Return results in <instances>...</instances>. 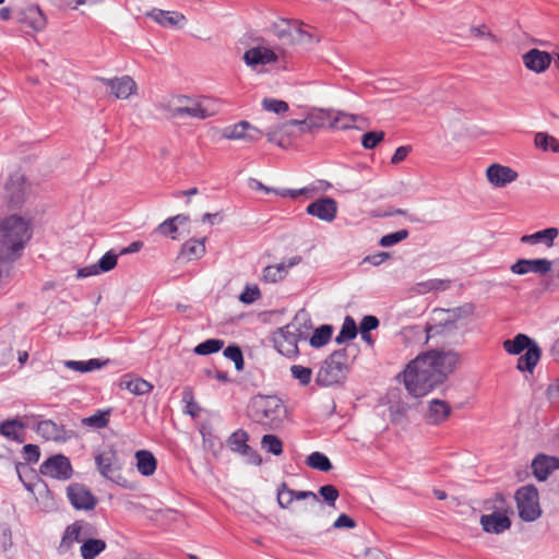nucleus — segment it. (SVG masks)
Wrapping results in <instances>:
<instances>
[{
  "instance_id": "nucleus-5",
  "label": "nucleus",
  "mask_w": 559,
  "mask_h": 559,
  "mask_svg": "<svg viewBox=\"0 0 559 559\" xmlns=\"http://www.w3.org/2000/svg\"><path fill=\"white\" fill-rule=\"evenodd\" d=\"M514 499L519 516L525 522H533L542 514L538 490L534 485H525L515 491Z\"/></svg>"
},
{
  "instance_id": "nucleus-42",
  "label": "nucleus",
  "mask_w": 559,
  "mask_h": 559,
  "mask_svg": "<svg viewBox=\"0 0 559 559\" xmlns=\"http://www.w3.org/2000/svg\"><path fill=\"white\" fill-rule=\"evenodd\" d=\"M357 115L346 114L343 111L333 112V119L330 122V128L347 130L354 128V123L358 120Z\"/></svg>"
},
{
  "instance_id": "nucleus-18",
  "label": "nucleus",
  "mask_w": 559,
  "mask_h": 559,
  "mask_svg": "<svg viewBox=\"0 0 559 559\" xmlns=\"http://www.w3.org/2000/svg\"><path fill=\"white\" fill-rule=\"evenodd\" d=\"M534 477L545 481L552 472L559 469V456L538 453L531 464Z\"/></svg>"
},
{
  "instance_id": "nucleus-7",
  "label": "nucleus",
  "mask_w": 559,
  "mask_h": 559,
  "mask_svg": "<svg viewBox=\"0 0 559 559\" xmlns=\"http://www.w3.org/2000/svg\"><path fill=\"white\" fill-rule=\"evenodd\" d=\"M28 188L27 179L23 173L15 171L11 174L3 188V199L8 206L20 207L26 200Z\"/></svg>"
},
{
  "instance_id": "nucleus-8",
  "label": "nucleus",
  "mask_w": 559,
  "mask_h": 559,
  "mask_svg": "<svg viewBox=\"0 0 559 559\" xmlns=\"http://www.w3.org/2000/svg\"><path fill=\"white\" fill-rule=\"evenodd\" d=\"M306 336L302 335L300 329L296 328L295 323L288 324L284 328H281L274 334V345L277 348L278 353L286 357L297 356L299 353L298 349V338Z\"/></svg>"
},
{
  "instance_id": "nucleus-34",
  "label": "nucleus",
  "mask_w": 559,
  "mask_h": 559,
  "mask_svg": "<svg viewBox=\"0 0 559 559\" xmlns=\"http://www.w3.org/2000/svg\"><path fill=\"white\" fill-rule=\"evenodd\" d=\"M204 253V239H189L182 245L179 258L186 259L187 261L198 260L202 258Z\"/></svg>"
},
{
  "instance_id": "nucleus-37",
  "label": "nucleus",
  "mask_w": 559,
  "mask_h": 559,
  "mask_svg": "<svg viewBox=\"0 0 559 559\" xmlns=\"http://www.w3.org/2000/svg\"><path fill=\"white\" fill-rule=\"evenodd\" d=\"M36 432L46 440H59L63 429L51 419L41 420L35 428Z\"/></svg>"
},
{
  "instance_id": "nucleus-40",
  "label": "nucleus",
  "mask_w": 559,
  "mask_h": 559,
  "mask_svg": "<svg viewBox=\"0 0 559 559\" xmlns=\"http://www.w3.org/2000/svg\"><path fill=\"white\" fill-rule=\"evenodd\" d=\"M332 334L333 326L330 324H322L314 330L312 336L309 340V343L312 347L320 348L330 342Z\"/></svg>"
},
{
  "instance_id": "nucleus-46",
  "label": "nucleus",
  "mask_w": 559,
  "mask_h": 559,
  "mask_svg": "<svg viewBox=\"0 0 559 559\" xmlns=\"http://www.w3.org/2000/svg\"><path fill=\"white\" fill-rule=\"evenodd\" d=\"M535 145L542 151H551L555 153H559V142L556 138L549 135L546 132H538L535 135Z\"/></svg>"
},
{
  "instance_id": "nucleus-6",
  "label": "nucleus",
  "mask_w": 559,
  "mask_h": 559,
  "mask_svg": "<svg viewBox=\"0 0 559 559\" xmlns=\"http://www.w3.org/2000/svg\"><path fill=\"white\" fill-rule=\"evenodd\" d=\"M94 460L97 471L104 478L120 484V480L123 479L121 476L123 463L114 445H108L97 452Z\"/></svg>"
},
{
  "instance_id": "nucleus-27",
  "label": "nucleus",
  "mask_w": 559,
  "mask_h": 559,
  "mask_svg": "<svg viewBox=\"0 0 559 559\" xmlns=\"http://www.w3.org/2000/svg\"><path fill=\"white\" fill-rule=\"evenodd\" d=\"M542 357V348L538 344H535L528 347L527 350L523 352L516 364V369L521 372H530L533 373L535 367L539 362Z\"/></svg>"
},
{
  "instance_id": "nucleus-57",
  "label": "nucleus",
  "mask_w": 559,
  "mask_h": 559,
  "mask_svg": "<svg viewBox=\"0 0 559 559\" xmlns=\"http://www.w3.org/2000/svg\"><path fill=\"white\" fill-rule=\"evenodd\" d=\"M23 456L27 463H37L40 457L39 447L36 444H25L23 447Z\"/></svg>"
},
{
  "instance_id": "nucleus-52",
  "label": "nucleus",
  "mask_w": 559,
  "mask_h": 559,
  "mask_svg": "<svg viewBox=\"0 0 559 559\" xmlns=\"http://www.w3.org/2000/svg\"><path fill=\"white\" fill-rule=\"evenodd\" d=\"M384 139L383 131H369L362 134L361 145L366 150L374 148Z\"/></svg>"
},
{
  "instance_id": "nucleus-9",
  "label": "nucleus",
  "mask_w": 559,
  "mask_h": 559,
  "mask_svg": "<svg viewBox=\"0 0 559 559\" xmlns=\"http://www.w3.org/2000/svg\"><path fill=\"white\" fill-rule=\"evenodd\" d=\"M211 112L204 107L203 102L186 95L177 98V105L169 108L170 118L190 117L194 119H206Z\"/></svg>"
},
{
  "instance_id": "nucleus-58",
  "label": "nucleus",
  "mask_w": 559,
  "mask_h": 559,
  "mask_svg": "<svg viewBox=\"0 0 559 559\" xmlns=\"http://www.w3.org/2000/svg\"><path fill=\"white\" fill-rule=\"evenodd\" d=\"M314 189L312 188H301V189H278V191H275V194L282 197V198H292L297 199L300 195L307 194L309 192H312Z\"/></svg>"
},
{
  "instance_id": "nucleus-61",
  "label": "nucleus",
  "mask_w": 559,
  "mask_h": 559,
  "mask_svg": "<svg viewBox=\"0 0 559 559\" xmlns=\"http://www.w3.org/2000/svg\"><path fill=\"white\" fill-rule=\"evenodd\" d=\"M379 319L374 316H365L359 324V331L370 332L379 326Z\"/></svg>"
},
{
  "instance_id": "nucleus-38",
  "label": "nucleus",
  "mask_w": 559,
  "mask_h": 559,
  "mask_svg": "<svg viewBox=\"0 0 559 559\" xmlns=\"http://www.w3.org/2000/svg\"><path fill=\"white\" fill-rule=\"evenodd\" d=\"M107 362L108 360L102 361L97 358H92L88 360H67L64 365L71 370L84 373L100 369Z\"/></svg>"
},
{
  "instance_id": "nucleus-54",
  "label": "nucleus",
  "mask_w": 559,
  "mask_h": 559,
  "mask_svg": "<svg viewBox=\"0 0 559 559\" xmlns=\"http://www.w3.org/2000/svg\"><path fill=\"white\" fill-rule=\"evenodd\" d=\"M262 106L265 110L272 111L275 114H283L288 110V104L284 100L274 99V98H264L262 100Z\"/></svg>"
},
{
  "instance_id": "nucleus-55",
  "label": "nucleus",
  "mask_w": 559,
  "mask_h": 559,
  "mask_svg": "<svg viewBox=\"0 0 559 559\" xmlns=\"http://www.w3.org/2000/svg\"><path fill=\"white\" fill-rule=\"evenodd\" d=\"M261 297V292L257 285H247L239 296V300L246 305H251Z\"/></svg>"
},
{
  "instance_id": "nucleus-23",
  "label": "nucleus",
  "mask_w": 559,
  "mask_h": 559,
  "mask_svg": "<svg viewBox=\"0 0 559 559\" xmlns=\"http://www.w3.org/2000/svg\"><path fill=\"white\" fill-rule=\"evenodd\" d=\"M487 179L496 187H504L516 180L518 173L508 166L492 164L487 168Z\"/></svg>"
},
{
  "instance_id": "nucleus-3",
  "label": "nucleus",
  "mask_w": 559,
  "mask_h": 559,
  "mask_svg": "<svg viewBox=\"0 0 559 559\" xmlns=\"http://www.w3.org/2000/svg\"><path fill=\"white\" fill-rule=\"evenodd\" d=\"M248 416L266 429L276 430L282 426L286 413L282 401L276 396H253L247 407Z\"/></svg>"
},
{
  "instance_id": "nucleus-44",
  "label": "nucleus",
  "mask_w": 559,
  "mask_h": 559,
  "mask_svg": "<svg viewBox=\"0 0 559 559\" xmlns=\"http://www.w3.org/2000/svg\"><path fill=\"white\" fill-rule=\"evenodd\" d=\"M306 463L309 467L321 472H329L333 468L330 459L321 452H312L307 456Z\"/></svg>"
},
{
  "instance_id": "nucleus-12",
  "label": "nucleus",
  "mask_w": 559,
  "mask_h": 559,
  "mask_svg": "<svg viewBox=\"0 0 559 559\" xmlns=\"http://www.w3.org/2000/svg\"><path fill=\"white\" fill-rule=\"evenodd\" d=\"M345 364L328 357L319 369L316 382L320 386H331L342 382L346 377Z\"/></svg>"
},
{
  "instance_id": "nucleus-39",
  "label": "nucleus",
  "mask_w": 559,
  "mask_h": 559,
  "mask_svg": "<svg viewBox=\"0 0 559 559\" xmlns=\"http://www.w3.org/2000/svg\"><path fill=\"white\" fill-rule=\"evenodd\" d=\"M110 413V409H98L92 416L82 418L81 424L82 426L91 427L94 429L105 428L109 424Z\"/></svg>"
},
{
  "instance_id": "nucleus-1",
  "label": "nucleus",
  "mask_w": 559,
  "mask_h": 559,
  "mask_svg": "<svg viewBox=\"0 0 559 559\" xmlns=\"http://www.w3.org/2000/svg\"><path fill=\"white\" fill-rule=\"evenodd\" d=\"M459 361L460 355L454 350H428L412 360L399 378H403L411 395L420 397L442 384Z\"/></svg>"
},
{
  "instance_id": "nucleus-62",
  "label": "nucleus",
  "mask_w": 559,
  "mask_h": 559,
  "mask_svg": "<svg viewBox=\"0 0 559 559\" xmlns=\"http://www.w3.org/2000/svg\"><path fill=\"white\" fill-rule=\"evenodd\" d=\"M409 152H411V147L409 146H399L395 150V152H394V154H393V156L391 158V163L393 165L400 164L401 162H403L407 157Z\"/></svg>"
},
{
  "instance_id": "nucleus-43",
  "label": "nucleus",
  "mask_w": 559,
  "mask_h": 559,
  "mask_svg": "<svg viewBox=\"0 0 559 559\" xmlns=\"http://www.w3.org/2000/svg\"><path fill=\"white\" fill-rule=\"evenodd\" d=\"M357 325L350 316H346L338 335L335 337L337 344L354 340L357 336Z\"/></svg>"
},
{
  "instance_id": "nucleus-15",
  "label": "nucleus",
  "mask_w": 559,
  "mask_h": 559,
  "mask_svg": "<svg viewBox=\"0 0 559 559\" xmlns=\"http://www.w3.org/2000/svg\"><path fill=\"white\" fill-rule=\"evenodd\" d=\"M307 214L316 216L324 222H333L337 214V203L334 199L329 197L320 198L311 202L307 209Z\"/></svg>"
},
{
  "instance_id": "nucleus-10",
  "label": "nucleus",
  "mask_w": 559,
  "mask_h": 559,
  "mask_svg": "<svg viewBox=\"0 0 559 559\" xmlns=\"http://www.w3.org/2000/svg\"><path fill=\"white\" fill-rule=\"evenodd\" d=\"M249 433L243 429L234 431L226 441L230 451L245 457L246 462L252 465H261V455L248 444Z\"/></svg>"
},
{
  "instance_id": "nucleus-53",
  "label": "nucleus",
  "mask_w": 559,
  "mask_h": 559,
  "mask_svg": "<svg viewBox=\"0 0 559 559\" xmlns=\"http://www.w3.org/2000/svg\"><path fill=\"white\" fill-rule=\"evenodd\" d=\"M319 495L330 507H335V502L340 496L337 488L333 485H324L319 488Z\"/></svg>"
},
{
  "instance_id": "nucleus-4",
  "label": "nucleus",
  "mask_w": 559,
  "mask_h": 559,
  "mask_svg": "<svg viewBox=\"0 0 559 559\" xmlns=\"http://www.w3.org/2000/svg\"><path fill=\"white\" fill-rule=\"evenodd\" d=\"M485 509L492 511L490 514H483L480 518V524L485 532L501 534L510 528L511 520L507 514L509 506L502 493H496L491 500H487Z\"/></svg>"
},
{
  "instance_id": "nucleus-26",
  "label": "nucleus",
  "mask_w": 559,
  "mask_h": 559,
  "mask_svg": "<svg viewBox=\"0 0 559 559\" xmlns=\"http://www.w3.org/2000/svg\"><path fill=\"white\" fill-rule=\"evenodd\" d=\"M84 530V535H90L92 526L83 521H75L66 528L59 546L60 551H67L74 542H81V534Z\"/></svg>"
},
{
  "instance_id": "nucleus-17",
  "label": "nucleus",
  "mask_w": 559,
  "mask_h": 559,
  "mask_svg": "<svg viewBox=\"0 0 559 559\" xmlns=\"http://www.w3.org/2000/svg\"><path fill=\"white\" fill-rule=\"evenodd\" d=\"M106 86L110 87L111 94L118 99H127L136 91V83L129 75L121 78L106 79L96 78Z\"/></svg>"
},
{
  "instance_id": "nucleus-47",
  "label": "nucleus",
  "mask_w": 559,
  "mask_h": 559,
  "mask_svg": "<svg viewBox=\"0 0 559 559\" xmlns=\"http://www.w3.org/2000/svg\"><path fill=\"white\" fill-rule=\"evenodd\" d=\"M224 347V341L219 338H209L198 344L193 352L197 355L205 356L219 352Z\"/></svg>"
},
{
  "instance_id": "nucleus-14",
  "label": "nucleus",
  "mask_w": 559,
  "mask_h": 559,
  "mask_svg": "<svg viewBox=\"0 0 559 559\" xmlns=\"http://www.w3.org/2000/svg\"><path fill=\"white\" fill-rule=\"evenodd\" d=\"M67 497L72 507L76 510L90 511L97 504L96 497L83 484H70L67 488Z\"/></svg>"
},
{
  "instance_id": "nucleus-20",
  "label": "nucleus",
  "mask_w": 559,
  "mask_h": 559,
  "mask_svg": "<svg viewBox=\"0 0 559 559\" xmlns=\"http://www.w3.org/2000/svg\"><path fill=\"white\" fill-rule=\"evenodd\" d=\"M552 262L548 259H520L510 267L511 272L524 275L530 272L544 275L551 270Z\"/></svg>"
},
{
  "instance_id": "nucleus-64",
  "label": "nucleus",
  "mask_w": 559,
  "mask_h": 559,
  "mask_svg": "<svg viewBox=\"0 0 559 559\" xmlns=\"http://www.w3.org/2000/svg\"><path fill=\"white\" fill-rule=\"evenodd\" d=\"M361 559H390L378 548H368Z\"/></svg>"
},
{
  "instance_id": "nucleus-21",
  "label": "nucleus",
  "mask_w": 559,
  "mask_h": 559,
  "mask_svg": "<svg viewBox=\"0 0 559 559\" xmlns=\"http://www.w3.org/2000/svg\"><path fill=\"white\" fill-rule=\"evenodd\" d=\"M524 66L536 73L545 72L551 64L552 57L547 51L533 48L526 51L523 56Z\"/></svg>"
},
{
  "instance_id": "nucleus-24",
  "label": "nucleus",
  "mask_w": 559,
  "mask_h": 559,
  "mask_svg": "<svg viewBox=\"0 0 559 559\" xmlns=\"http://www.w3.org/2000/svg\"><path fill=\"white\" fill-rule=\"evenodd\" d=\"M243 61L247 66L255 68L277 61V55L265 47H253L243 53Z\"/></svg>"
},
{
  "instance_id": "nucleus-63",
  "label": "nucleus",
  "mask_w": 559,
  "mask_h": 559,
  "mask_svg": "<svg viewBox=\"0 0 559 559\" xmlns=\"http://www.w3.org/2000/svg\"><path fill=\"white\" fill-rule=\"evenodd\" d=\"M245 135H246L245 141L257 142L264 135V132L262 130L258 129L257 127L252 126L249 122V128Z\"/></svg>"
},
{
  "instance_id": "nucleus-49",
  "label": "nucleus",
  "mask_w": 559,
  "mask_h": 559,
  "mask_svg": "<svg viewBox=\"0 0 559 559\" xmlns=\"http://www.w3.org/2000/svg\"><path fill=\"white\" fill-rule=\"evenodd\" d=\"M249 122L246 120L239 121L238 123L230 126L224 130V136L229 140H243L246 138Z\"/></svg>"
},
{
  "instance_id": "nucleus-32",
  "label": "nucleus",
  "mask_w": 559,
  "mask_h": 559,
  "mask_svg": "<svg viewBox=\"0 0 559 559\" xmlns=\"http://www.w3.org/2000/svg\"><path fill=\"white\" fill-rule=\"evenodd\" d=\"M535 344H537L535 340L526 334L519 333L513 338L506 340L503 342V348L510 355H521Z\"/></svg>"
},
{
  "instance_id": "nucleus-60",
  "label": "nucleus",
  "mask_w": 559,
  "mask_h": 559,
  "mask_svg": "<svg viewBox=\"0 0 559 559\" xmlns=\"http://www.w3.org/2000/svg\"><path fill=\"white\" fill-rule=\"evenodd\" d=\"M390 253L385 251H381L374 254H369L364 258L362 263H370L371 265L379 266L383 262L390 259Z\"/></svg>"
},
{
  "instance_id": "nucleus-35",
  "label": "nucleus",
  "mask_w": 559,
  "mask_h": 559,
  "mask_svg": "<svg viewBox=\"0 0 559 559\" xmlns=\"http://www.w3.org/2000/svg\"><path fill=\"white\" fill-rule=\"evenodd\" d=\"M120 388L130 391L134 395L147 394L153 390V385L142 378L123 377L120 382Z\"/></svg>"
},
{
  "instance_id": "nucleus-33",
  "label": "nucleus",
  "mask_w": 559,
  "mask_h": 559,
  "mask_svg": "<svg viewBox=\"0 0 559 559\" xmlns=\"http://www.w3.org/2000/svg\"><path fill=\"white\" fill-rule=\"evenodd\" d=\"M136 467L141 475L151 476L155 473L157 461L148 450H139L135 452Z\"/></svg>"
},
{
  "instance_id": "nucleus-25",
  "label": "nucleus",
  "mask_w": 559,
  "mask_h": 559,
  "mask_svg": "<svg viewBox=\"0 0 559 559\" xmlns=\"http://www.w3.org/2000/svg\"><path fill=\"white\" fill-rule=\"evenodd\" d=\"M26 425L19 418H9L0 423V435L19 444L25 441Z\"/></svg>"
},
{
  "instance_id": "nucleus-2",
  "label": "nucleus",
  "mask_w": 559,
  "mask_h": 559,
  "mask_svg": "<svg viewBox=\"0 0 559 559\" xmlns=\"http://www.w3.org/2000/svg\"><path fill=\"white\" fill-rule=\"evenodd\" d=\"M32 237L29 223L10 215L0 223V278H7Z\"/></svg>"
},
{
  "instance_id": "nucleus-11",
  "label": "nucleus",
  "mask_w": 559,
  "mask_h": 559,
  "mask_svg": "<svg viewBox=\"0 0 559 559\" xmlns=\"http://www.w3.org/2000/svg\"><path fill=\"white\" fill-rule=\"evenodd\" d=\"M39 472L47 477L68 480L72 477L73 468L66 455L55 454L40 464Z\"/></svg>"
},
{
  "instance_id": "nucleus-48",
  "label": "nucleus",
  "mask_w": 559,
  "mask_h": 559,
  "mask_svg": "<svg viewBox=\"0 0 559 559\" xmlns=\"http://www.w3.org/2000/svg\"><path fill=\"white\" fill-rule=\"evenodd\" d=\"M261 447L267 453L276 456L283 453V442L275 435H264L261 439Z\"/></svg>"
},
{
  "instance_id": "nucleus-16",
  "label": "nucleus",
  "mask_w": 559,
  "mask_h": 559,
  "mask_svg": "<svg viewBox=\"0 0 559 559\" xmlns=\"http://www.w3.org/2000/svg\"><path fill=\"white\" fill-rule=\"evenodd\" d=\"M310 499L316 506L320 502L318 495L309 490H294L288 487L286 483H282L277 487V502L283 509L288 508L295 500Z\"/></svg>"
},
{
  "instance_id": "nucleus-19",
  "label": "nucleus",
  "mask_w": 559,
  "mask_h": 559,
  "mask_svg": "<svg viewBox=\"0 0 559 559\" xmlns=\"http://www.w3.org/2000/svg\"><path fill=\"white\" fill-rule=\"evenodd\" d=\"M119 252L115 250L107 251L97 263L82 267L78 271V278H85L88 276L98 275L100 273H106L115 269L117 265Z\"/></svg>"
},
{
  "instance_id": "nucleus-22",
  "label": "nucleus",
  "mask_w": 559,
  "mask_h": 559,
  "mask_svg": "<svg viewBox=\"0 0 559 559\" xmlns=\"http://www.w3.org/2000/svg\"><path fill=\"white\" fill-rule=\"evenodd\" d=\"M17 22L25 27L39 32L46 26V16L37 5H28L19 13Z\"/></svg>"
},
{
  "instance_id": "nucleus-29",
  "label": "nucleus",
  "mask_w": 559,
  "mask_h": 559,
  "mask_svg": "<svg viewBox=\"0 0 559 559\" xmlns=\"http://www.w3.org/2000/svg\"><path fill=\"white\" fill-rule=\"evenodd\" d=\"M559 230L556 227H548L543 230H538L531 235H524L521 237L520 241L522 243H544L546 247L551 248L554 246L555 239L558 237Z\"/></svg>"
},
{
  "instance_id": "nucleus-56",
  "label": "nucleus",
  "mask_w": 559,
  "mask_h": 559,
  "mask_svg": "<svg viewBox=\"0 0 559 559\" xmlns=\"http://www.w3.org/2000/svg\"><path fill=\"white\" fill-rule=\"evenodd\" d=\"M178 230V226L176 222L173 219V217H169L165 219L163 223H160L156 231L163 236H170L173 239H176L175 234Z\"/></svg>"
},
{
  "instance_id": "nucleus-31",
  "label": "nucleus",
  "mask_w": 559,
  "mask_h": 559,
  "mask_svg": "<svg viewBox=\"0 0 559 559\" xmlns=\"http://www.w3.org/2000/svg\"><path fill=\"white\" fill-rule=\"evenodd\" d=\"M333 119V112L328 110H319L316 114H310L304 120L293 119L289 121V124H305L308 126V130H318L325 127L326 123L330 124Z\"/></svg>"
},
{
  "instance_id": "nucleus-51",
  "label": "nucleus",
  "mask_w": 559,
  "mask_h": 559,
  "mask_svg": "<svg viewBox=\"0 0 559 559\" xmlns=\"http://www.w3.org/2000/svg\"><path fill=\"white\" fill-rule=\"evenodd\" d=\"M409 233L407 229H400L397 231L384 235L379 240V245L381 247L388 248L392 247L403 240H405L408 237Z\"/></svg>"
},
{
  "instance_id": "nucleus-45",
  "label": "nucleus",
  "mask_w": 559,
  "mask_h": 559,
  "mask_svg": "<svg viewBox=\"0 0 559 559\" xmlns=\"http://www.w3.org/2000/svg\"><path fill=\"white\" fill-rule=\"evenodd\" d=\"M287 275L285 271V262L276 265H267L262 271V281L265 283H277Z\"/></svg>"
},
{
  "instance_id": "nucleus-30",
  "label": "nucleus",
  "mask_w": 559,
  "mask_h": 559,
  "mask_svg": "<svg viewBox=\"0 0 559 559\" xmlns=\"http://www.w3.org/2000/svg\"><path fill=\"white\" fill-rule=\"evenodd\" d=\"M451 414V406L442 400L433 399L429 402L427 420L429 424L439 425Z\"/></svg>"
},
{
  "instance_id": "nucleus-28",
  "label": "nucleus",
  "mask_w": 559,
  "mask_h": 559,
  "mask_svg": "<svg viewBox=\"0 0 559 559\" xmlns=\"http://www.w3.org/2000/svg\"><path fill=\"white\" fill-rule=\"evenodd\" d=\"M147 15L164 27H181L186 22L183 14L160 9H153Z\"/></svg>"
},
{
  "instance_id": "nucleus-50",
  "label": "nucleus",
  "mask_w": 559,
  "mask_h": 559,
  "mask_svg": "<svg viewBox=\"0 0 559 559\" xmlns=\"http://www.w3.org/2000/svg\"><path fill=\"white\" fill-rule=\"evenodd\" d=\"M292 377L299 381V384L306 386L310 383L312 370L301 365H294L290 367Z\"/></svg>"
},
{
  "instance_id": "nucleus-41",
  "label": "nucleus",
  "mask_w": 559,
  "mask_h": 559,
  "mask_svg": "<svg viewBox=\"0 0 559 559\" xmlns=\"http://www.w3.org/2000/svg\"><path fill=\"white\" fill-rule=\"evenodd\" d=\"M475 312V305L466 302L462 306L452 309H439V314L449 316L456 324L459 320L473 316Z\"/></svg>"
},
{
  "instance_id": "nucleus-59",
  "label": "nucleus",
  "mask_w": 559,
  "mask_h": 559,
  "mask_svg": "<svg viewBox=\"0 0 559 559\" xmlns=\"http://www.w3.org/2000/svg\"><path fill=\"white\" fill-rule=\"evenodd\" d=\"M357 523L349 515L342 513L333 523L332 527L336 530L341 528H354Z\"/></svg>"
},
{
  "instance_id": "nucleus-13",
  "label": "nucleus",
  "mask_w": 559,
  "mask_h": 559,
  "mask_svg": "<svg viewBox=\"0 0 559 559\" xmlns=\"http://www.w3.org/2000/svg\"><path fill=\"white\" fill-rule=\"evenodd\" d=\"M459 329V325L449 316L439 314V309L433 310V316L425 326L427 338L437 336H452Z\"/></svg>"
},
{
  "instance_id": "nucleus-36",
  "label": "nucleus",
  "mask_w": 559,
  "mask_h": 559,
  "mask_svg": "<svg viewBox=\"0 0 559 559\" xmlns=\"http://www.w3.org/2000/svg\"><path fill=\"white\" fill-rule=\"evenodd\" d=\"M105 549V540L98 538H87L82 543L80 552L83 559H95Z\"/></svg>"
}]
</instances>
